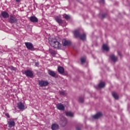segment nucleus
I'll return each mask as SVG.
<instances>
[{
    "mask_svg": "<svg viewBox=\"0 0 130 130\" xmlns=\"http://www.w3.org/2000/svg\"><path fill=\"white\" fill-rule=\"evenodd\" d=\"M60 95H62V96H66L67 94H66V92L64 91H60Z\"/></svg>",
    "mask_w": 130,
    "mask_h": 130,
    "instance_id": "a878e982",
    "label": "nucleus"
},
{
    "mask_svg": "<svg viewBox=\"0 0 130 130\" xmlns=\"http://www.w3.org/2000/svg\"><path fill=\"white\" fill-rule=\"evenodd\" d=\"M25 45L28 49H32L33 48V45L31 43H25Z\"/></svg>",
    "mask_w": 130,
    "mask_h": 130,
    "instance_id": "f8f14e48",
    "label": "nucleus"
},
{
    "mask_svg": "<svg viewBox=\"0 0 130 130\" xmlns=\"http://www.w3.org/2000/svg\"><path fill=\"white\" fill-rule=\"evenodd\" d=\"M56 107L59 110H64V106L61 103L57 104Z\"/></svg>",
    "mask_w": 130,
    "mask_h": 130,
    "instance_id": "9d476101",
    "label": "nucleus"
},
{
    "mask_svg": "<svg viewBox=\"0 0 130 130\" xmlns=\"http://www.w3.org/2000/svg\"><path fill=\"white\" fill-rule=\"evenodd\" d=\"M80 102H84V99H79Z\"/></svg>",
    "mask_w": 130,
    "mask_h": 130,
    "instance_id": "cd10ccee",
    "label": "nucleus"
},
{
    "mask_svg": "<svg viewBox=\"0 0 130 130\" xmlns=\"http://www.w3.org/2000/svg\"><path fill=\"white\" fill-rule=\"evenodd\" d=\"M29 20L31 22H32V23H37V22H38V19L35 16H31L29 17Z\"/></svg>",
    "mask_w": 130,
    "mask_h": 130,
    "instance_id": "9b49d317",
    "label": "nucleus"
},
{
    "mask_svg": "<svg viewBox=\"0 0 130 130\" xmlns=\"http://www.w3.org/2000/svg\"><path fill=\"white\" fill-rule=\"evenodd\" d=\"M55 20L57 23L59 24H61V23H62V20L61 19V16H56L55 17Z\"/></svg>",
    "mask_w": 130,
    "mask_h": 130,
    "instance_id": "4468645a",
    "label": "nucleus"
},
{
    "mask_svg": "<svg viewBox=\"0 0 130 130\" xmlns=\"http://www.w3.org/2000/svg\"><path fill=\"white\" fill-rule=\"evenodd\" d=\"M81 63H84L86 61V57H83L81 58Z\"/></svg>",
    "mask_w": 130,
    "mask_h": 130,
    "instance_id": "393cba45",
    "label": "nucleus"
},
{
    "mask_svg": "<svg viewBox=\"0 0 130 130\" xmlns=\"http://www.w3.org/2000/svg\"><path fill=\"white\" fill-rule=\"evenodd\" d=\"M99 88H104V87H105V83L103 82H101L99 84Z\"/></svg>",
    "mask_w": 130,
    "mask_h": 130,
    "instance_id": "412c9836",
    "label": "nucleus"
},
{
    "mask_svg": "<svg viewBox=\"0 0 130 130\" xmlns=\"http://www.w3.org/2000/svg\"><path fill=\"white\" fill-rule=\"evenodd\" d=\"M35 65L36 66V67H38V66H39V63L36 62Z\"/></svg>",
    "mask_w": 130,
    "mask_h": 130,
    "instance_id": "c85d7f7f",
    "label": "nucleus"
},
{
    "mask_svg": "<svg viewBox=\"0 0 130 130\" xmlns=\"http://www.w3.org/2000/svg\"><path fill=\"white\" fill-rule=\"evenodd\" d=\"M1 16L4 19H7V18H9V17H10L9 13H8V12H7L6 11H4V12H2Z\"/></svg>",
    "mask_w": 130,
    "mask_h": 130,
    "instance_id": "1a4fd4ad",
    "label": "nucleus"
},
{
    "mask_svg": "<svg viewBox=\"0 0 130 130\" xmlns=\"http://www.w3.org/2000/svg\"><path fill=\"white\" fill-rule=\"evenodd\" d=\"M24 74L26 77H33V72L30 70H27L24 71Z\"/></svg>",
    "mask_w": 130,
    "mask_h": 130,
    "instance_id": "423d86ee",
    "label": "nucleus"
},
{
    "mask_svg": "<svg viewBox=\"0 0 130 130\" xmlns=\"http://www.w3.org/2000/svg\"><path fill=\"white\" fill-rule=\"evenodd\" d=\"M58 127H59L58 125H57V124H56V123L53 124L51 126V128L52 130L57 129Z\"/></svg>",
    "mask_w": 130,
    "mask_h": 130,
    "instance_id": "dca6fc26",
    "label": "nucleus"
},
{
    "mask_svg": "<svg viewBox=\"0 0 130 130\" xmlns=\"http://www.w3.org/2000/svg\"><path fill=\"white\" fill-rule=\"evenodd\" d=\"M49 43L54 48H60L61 47V44H60L56 39H53L49 41Z\"/></svg>",
    "mask_w": 130,
    "mask_h": 130,
    "instance_id": "f257e3e1",
    "label": "nucleus"
},
{
    "mask_svg": "<svg viewBox=\"0 0 130 130\" xmlns=\"http://www.w3.org/2000/svg\"><path fill=\"white\" fill-rule=\"evenodd\" d=\"M16 3H20V2L21 1V0H15Z\"/></svg>",
    "mask_w": 130,
    "mask_h": 130,
    "instance_id": "7c9ffc66",
    "label": "nucleus"
},
{
    "mask_svg": "<svg viewBox=\"0 0 130 130\" xmlns=\"http://www.w3.org/2000/svg\"><path fill=\"white\" fill-rule=\"evenodd\" d=\"M63 18L66 19V20H69L70 17V15H67V14H63Z\"/></svg>",
    "mask_w": 130,
    "mask_h": 130,
    "instance_id": "5701e85b",
    "label": "nucleus"
},
{
    "mask_svg": "<svg viewBox=\"0 0 130 130\" xmlns=\"http://www.w3.org/2000/svg\"><path fill=\"white\" fill-rule=\"evenodd\" d=\"M6 116H7V117H8V118H10V115L9 114V113H7L5 114Z\"/></svg>",
    "mask_w": 130,
    "mask_h": 130,
    "instance_id": "bb28decb",
    "label": "nucleus"
},
{
    "mask_svg": "<svg viewBox=\"0 0 130 130\" xmlns=\"http://www.w3.org/2000/svg\"><path fill=\"white\" fill-rule=\"evenodd\" d=\"M48 73L50 76H51L52 77H55L56 74L54 72L51 71V70H48Z\"/></svg>",
    "mask_w": 130,
    "mask_h": 130,
    "instance_id": "6ab92c4d",
    "label": "nucleus"
},
{
    "mask_svg": "<svg viewBox=\"0 0 130 130\" xmlns=\"http://www.w3.org/2000/svg\"><path fill=\"white\" fill-rule=\"evenodd\" d=\"M66 114L67 116H70V117H74V113L71 111L66 112Z\"/></svg>",
    "mask_w": 130,
    "mask_h": 130,
    "instance_id": "a211bd4d",
    "label": "nucleus"
},
{
    "mask_svg": "<svg viewBox=\"0 0 130 130\" xmlns=\"http://www.w3.org/2000/svg\"><path fill=\"white\" fill-rule=\"evenodd\" d=\"M17 108L23 111L26 109V107L25 106V103H22V102L17 103Z\"/></svg>",
    "mask_w": 130,
    "mask_h": 130,
    "instance_id": "7ed1b4c3",
    "label": "nucleus"
},
{
    "mask_svg": "<svg viewBox=\"0 0 130 130\" xmlns=\"http://www.w3.org/2000/svg\"><path fill=\"white\" fill-rule=\"evenodd\" d=\"M103 49L106 51H108V50H109V47L106 44H104L103 45Z\"/></svg>",
    "mask_w": 130,
    "mask_h": 130,
    "instance_id": "f3484780",
    "label": "nucleus"
},
{
    "mask_svg": "<svg viewBox=\"0 0 130 130\" xmlns=\"http://www.w3.org/2000/svg\"><path fill=\"white\" fill-rule=\"evenodd\" d=\"M101 116H102V113L99 112L96 115H93L92 117L93 118H94V119H97V118H99Z\"/></svg>",
    "mask_w": 130,
    "mask_h": 130,
    "instance_id": "ddd939ff",
    "label": "nucleus"
},
{
    "mask_svg": "<svg viewBox=\"0 0 130 130\" xmlns=\"http://www.w3.org/2000/svg\"><path fill=\"white\" fill-rule=\"evenodd\" d=\"M67 119L64 118V119L62 120V123L61 124V125L62 126H64V125L67 124Z\"/></svg>",
    "mask_w": 130,
    "mask_h": 130,
    "instance_id": "b1692460",
    "label": "nucleus"
},
{
    "mask_svg": "<svg viewBox=\"0 0 130 130\" xmlns=\"http://www.w3.org/2000/svg\"><path fill=\"white\" fill-rule=\"evenodd\" d=\"M110 58L113 61H116L117 60V57H115L114 55H111Z\"/></svg>",
    "mask_w": 130,
    "mask_h": 130,
    "instance_id": "aec40b11",
    "label": "nucleus"
},
{
    "mask_svg": "<svg viewBox=\"0 0 130 130\" xmlns=\"http://www.w3.org/2000/svg\"><path fill=\"white\" fill-rule=\"evenodd\" d=\"M8 123L9 125V127H15V125L16 123H15V121H14V119H10L8 120Z\"/></svg>",
    "mask_w": 130,
    "mask_h": 130,
    "instance_id": "39448f33",
    "label": "nucleus"
},
{
    "mask_svg": "<svg viewBox=\"0 0 130 130\" xmlns=\"http://www.w3.org/2000/svg\"><path fill=\"white\" fill-rule=\"evenodd\" d=\"M113 97L115 98V99H117L118 98V95L115 92H112Z\"/></svg>",
    "mask_w": 130,
    "mask_h": 130,
    "instance_id": "4be33fe9",
    "label": "nucleus"
},
{
    "mask_svg": "<svg viewBox=\"0 0 130 130\" xmlns=\"http://www.w3.org/2000/svg\"><path fill=\"white\" fill-rule=\"evenodd\" d=\"M62 43L63 46H68L69 45H71V41H68L66 39L62 40Z\"/></svg>",
    "mask_w": 130,
    "mask_h": 130,
    "instance_id": "6e6552de",
    "label": "nucleus"
},
{
    "mask_svg": "<svg viewBox=\"0 0 130 130\" xmlns=\"http://www.w3.org/2000/svg\"><path fill=\"white\" fill-rule=\"evenodd\" d=\"M18 21V19H17V18H16V16L14 15H11L10 18L9 19V22L11 23H16Z\"/></svg>",
    "mask_w": 130,
    "mask_h": 130,
    "instance_id": "20e7f679",
    "label": "nucleus"
},
{
    "mask_svg": "<svg viewBox=\"0 0 130 130\" xmlns=\"http://www.w3.org/2000/svg\"><path fill=\"white\" fill-rule=\"evenodd\" d=\"M58 72L60 74H63V73H64V69L61 67H58Z\"/></svg>",
    "mask_w": 130,
    "mask_h": 130,
    "instance_id": "2eb2a0df",
    "label": "nucleus"
},
{
    "mask_svg": "<svg viewBox=\"0 0 130 130\" xmlns=\"http://www.w3.org/2000/svg\"><path fill=\"white\" fill-rule=\"evenodd\" d=\"M49 84L47 81L44 80H41L39 82V84L41 87H46Z\"/></svg>",
    "mask_w": 130,
    "mask_h": 130,
    "instance_id": "0eeeda50",
    "label": "nucleus"
},
{
    "mask_svg": "<svg viewBox=\"0 0 130 130\" xmlns=\"http://www.w3.org/2000/svg\"><path fill=\"white\" fill-rule=\"evenodd\" d=\"M74 36L75 37H79L81 40H86V34H83L82 35H80L79 31L76 30L74 31Z\"/></svg>",
    "mask_w": 130,
    "mask_h": 130,
    "instance_id": "f03ea898",
    "label": "nucleus"
},
{
    "mask_svg": "<svg viewBox=\"0 0 130 130\" xmlns=\"http://www.w3.org/2000/svg\"><path fill=\"white\" fill-rule=\"evenodd\" d=\"M76 129H77V130H81V128H80V127H76Z\"/></svg>",
    "mask_w": 130,
    "mask_h": 130,
    "instance_id": "c756f323",
    "label": "nucleus"
}]
</instances>
